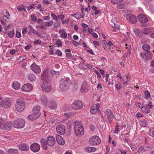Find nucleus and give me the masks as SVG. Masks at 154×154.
Segmentation results:
<instances>
[{
	"label": "nucleus",
	"instance_id": "nucleus-1",
	"mask_svg": "<svg viewBox=\"0 0 154 154\" xmlns=\"http://www.w3.org/2000/svg\"><path fill=\"white\" fill-rule=\"evenodd\" d=\"M60 87L62 91H66L71 83L69 78L62 79L60 81Z\"/></svg>",
	"mask_w": 154,
	"mask_h": 154
},
{
	"label": "nucleus",
	"instance_id": "nucleus-2",
	"mask_svg": "<svg viewBox=\"0 0 154 154\" xmlns=\"http://www.w3.org/2000/svg\"><path fill=\"white\" fill-rule=\"evenodd\" d=\"M82 125L80 122H76L74 125V131L76 136L82 135L84 134L83 128Z\"/></svg>",
	"mask_w": 154,
	"mask_h": 154
},
{
	"label": "nucleus",
	"instance_id": "nucleus-3",
	"mask_svg": "<svg viewBox=\"0 0 154 154\" xmlns=\"http://www.w3.org/2000/svg\"><path fill=\"white\" fill-rule=\"evenodd\" d=\"M11 104V101L10 98H7L3 100L2 97L0 96V106L6 109L9 107Z\"/></svg>",
	"mask_w": 154,
	"mask_h": 154
},
{
	"label": "nucleus",
	"instance_id": "nucleus-4",
	"mask_svg": "<svg viewBox=\"0 0 154 154\" xmlns=\"http://www.w3.org/2000/svg\"><path fill=\"white\" fill-rule=\"evenodd\" d=\"M88 142L91 145H97L101 143V140L98 136L96 135L91 137Z\"/></svg>",
	"mask_w": 154,
	"mask_h": 154
},
{
	"label": "nucleus",
	"instance_id": "nucleus-5",
	"mask_svg": "<svg viewBox=\"0 0 154 154\" xmlns=\"http://www.w3.org/2000/svg\"><path fill=\"white\" fill-rule=\"evenodd\" d=\"M25 121L22 119H18L13 122V126L17 128H22L25 126Z\"/></svg>",
	"mask_w": 154,
	"mask_h": 154
},
{
	"label": "nucleus",
	"instance_id": "nucleus-6",
	"mask_svg": "<svg viewBox=\"0 0 154 154\" xmlns=\"http://www.w3.org/2000/svg\"><path fill=\"white\" fill-rule=\"evenodd\" d=\"M41 86L42 91L45 92H49L51 90V85L48 82H43L41 84Z\"/></svg>",
	"mask_w": 154,
	"mask_h": 154
},
{
	"label": "nucleus",
	"instance_id": "nucleus-7",
	"mask_svg": "<svg viewBox=\"0 0 154 154\" xmlns=\"http://www.w3.org/2000/svg\"><path fill=\"white\" fill-rule=\"evenodd\" d=\"M83 104L80 100H75L72 105V108L75 109H81L83 106Z\"/></svg>",
	"mask_w": 154,
	"mask_h": 154
},
{
	"label": "nucleus",
	"instance_id": "nucleus-8",
	"mask_svg": "<svg viewBox=\"0 0 154 154\" xmlns=\"http://www.w3.org/2000/svg\"><path fill=\"white\" fill-rule=\"evenodd\" d=\"M127 20L131 23L134 24L137 21V18L135 16L131 14H128L126 15Z\"/></svg>",
	"mask_w": 154,
	"mask_h": 154
},
{
	"label": "nucleus",
	"instance_id": "nucleus-9",
	"mask_svg": "<svg viewBox=\"0 0 154 154\" xmlns=\"http://www.w3.org/2000/svg\"><path fill=\"white\" fill-rule=\"evenodd\" d=\"M106 114L107 116L109 123L111 124L113 120V117L115 118L112 112L110 109H107L106 111Z\"/></svg>",
	"mask_w": 154,
	"mask_h": 154
},
{
	"label": "nucleus",
	"instance_id": "nucleus-10",
	"mask_svg": "<svg viewBox=\"0 0 154 154\" xmlns=\"http://www.w3.org/2000/svg\"><path fill=\"white\" fill-rule=\"evenodd\" d=\"M30 149L33 152H38L40 149V145L37 143H32L29 146Z\"/></svg>",
	"mask_w": 154,
	"mask_h": 154
},
{
	"label": "nucleus",
	"instance_id": "nucleus-11",
	"mask_svg": "<svg viewBox=\"0 0 154 154\" xmlns=\"http://www.w3.org/2000/svg\"><path fill=\"white\" fill-rule=\"evenodd\" d=\"M137 18L139 21L142 23H145L148 21V20L146 16L143 14H140L138 15Z\"/></svg>",
	"mask_w": 154,
	"mask_h": 154
},
{
	"label": "nucleus",
	"instance_id": "nucleus-12",
	"mask_svg": "<svg viewBox=\"0 0 154 154\" xmlns=\"http://www.w3.org/2000/svg\"><path fill=\"white\" fill-rule=\"evenodd\" d=\"M46 140L48 145L51 147L54 146L55 143V139L52 136L48 137Z\"/></svg>",
	"mask_w": 154,
	"mask_h": 154
},
{
	"label": "nucleus",
	"instance_id": "nucleus-13",
	"mask_svg": "<svg viewBox=\"0 0 154 154\" xmlns=\"http://www.w3.org/2000/svg\"><path fill=\"white\" fill-rule=\"evenodd\" d=\"M65 126L64 125H59L57 126L56 130L58 133L63 134L65 133Z\"/></svg>",
	"mask_w": 154,
	"mask_h": 154
},
{
	"label": "nucleus",
	"instance_id": "nucleus-14",
	"mask_svg": "<svg viewBox=\"0 0 154 154\" xmlns=\"http://www.w3.org/2000/svg\"><path fill=\"white\" fill-rule=\"evenodd\" d=\"M30 67L32 70L35 73H39L41 72L40 67L35 63L32 64Z\"/></svg>",
	"mask_w": 154,
	"mask_h": 154
},
{
	"label": "nucleus",
	"instance_id": "nucleus-15",
	"mask_svg": "<svg viewBox=\"0 0 154 154\" xmlns=\"http://www.w3.org/2000/svg\"><path fill=\"white\" fill-rule=\"evenodd\" d=\"M47 70L45 69L41 74V78L42 80L45 81V82H48L50 81V79L49 78L47 75Z\"/></svg>",
	"mask_w": 154,
	"mask_h": 154
},
{
	"label": "nucleus",
	"instance_id": "nucleus-16",
	"mask_svg": "<svg viewBox=\"0 0 154 154\" xmlns=\"http://www.w3.org/2000/svg\"><path fill=\"white\" fill-rule=\"evenodd\" d=\"M32 89V85L29 83L25 84L21 88L22 90L25 91H30Z\"/></svg>",
	"mask_w": 154,
	"mask_h": 154
},
{
	"label": "nucleus",
	"instance_id": "nucleus-17",
	"mask_svg": "<svg viewBox=\"0 0 154 154\" xmlns=\"http://www.w3.org/2000/svg\"><path fill=\"white\" fill-rule=\"evenodd\" d=\"M56 139L58 143L61 145H63L65 143V140L60 135L57 134L56 135Z\"/></svg>",
	"mask_w": 154,
	"mask_h": 154
},
{
	"label": "nucleus",
	"instance_id": "nucleus-18",
	"mask_svg": "<svg viewBox=\"0 0 154 154\" xmlns=\"http://www.w3.org/2000/svg\"><path fill=\"white\" fill-rule=\"evenodd\" d=\"M40 107L38 105H37L34 106L32 109V112L36 116L38 115V117L39 116L40 114L41 113L40 112Z\"/></svg>",
	"mask_w": 154,
	"mask_h": 154
},
{
	"label": "nucleus",
	"instance_id": "nucleus-19",
	"mask_svg": "<svg viewBox=\"0 0 154 154\" xmlns=\"http://www.w3.org/2000/svg\"><path fill=\"white\" fill-rule=\"evenodd\" d=\"M18 147L20 150L22 151H26L29 149V147L26 143H22L19 144Z\"/></svg>",
	"mask_w": 154,
	"mask_h": 154
},
{
	"label": "nucleus",
	"instance_id": "nucleus-20",
	"mask_svg": "<svg viewBox=\"0 0 154 154\" xmlns=\"http://www.w3.org/2000/svg\"><path fill=\"white\" fill-rule=\"evenodd\" d=\"M138 107L141 109L142 112L144 113H148L150 111V109L146 106H138Z\"/></svg>",
	"mask_w": 154,
	"mask_h": 154
},
{
	"label": "nucleus",
	"instance_id": "nucleus-21",
	"mask_svg": "<svg viewBox=\"0 0 154 154\" xmlns=\"http://www.w3.org/2000/svg\"><path fill=\"white\" fill-rule=\"evenodd\" d=\"M12 125L13 126V123H12L11 122H9L5 123L3 126L5 130H9L11 128Z\"/></svg>",
	"mask_w": 154,
	"mask_h": 154
},
{
	"label": "nucleus",
	"instance_id": "nucleus-22",
	"mask_svg": "<svg viewBox=\"0 0 154 154\" xmlns=\"http://www.w3.org/2000/svg\"><path fill=\"white\" fill-rule=\"evenodd\" d=\"M152 54L151 51H145V57L146 60L150 59L152 58Z\"/></svg>",
	"mask_w": 154,
	"mask_h": 154
},
{
	"label": "nucleus",
	"instance_id": "nucleus-23",
	"mask_svg": "<svg viewBox=\"0 0 154 154\" xmlns=\"http://www.w3.org/2000/svg\"><path fill=\"white\" fill-rule=\"evenodd\" d=\"M16 104V105L25 106V102L24 100L22 98H20L17 99Z\"/></svg>",
	"mask_w": 154,
	"mask_h": 154
},
{
	"label": "nucleus",
	"instance_id": "nucleus-24",
	"mask_svg": "<svg viewBox=\"0 0 154 154\" xmlns=\"http://www.w3.org/2000/svg\"><path fill=\"white\" fill-rule=\"evenodd\" d=\"M96 149V148L95 147H91L88 146L85 148V151L88 153L94 152Z\"/></svg>",
	"mask_w": 154,
	"mask_h": 154
},
{
	"label": "nucleus",
	"instance_id": "nucleus-25",
	"mask_svg": "<svg viewBox=\"0 0 154 154\" xmlns=\"http://www.w3.org/2000/svg\"><path fill=\"white\" fill-rule=\"evenodd\" d=\"M12 86V87L15 89H19L20 87V83L17 81L13 82Z\"/></svg>",
	"mask_w": 154,
	"mask_h": 154
},
{
	"label": "nucleus",
	"instance_id": "nucleus-26",
	"mask_svg": "<svg viewBox=\"0 0 154 154\" xmlns=\"http://www.w3.org/2000/svg\"><path fill=\"white\" fill-rule=\"evenodd\" d=\"M8 152L9 154H19V152L17 149H10L8 150Z\"/></svg>",
	"mask_w": 154,
	"mask_h": 154
},
{
	"label": "nucleus",
	"instance_id": "nucleus-27",
	"mask_svg": "<svg viewBox=\"0 0 154 154\" xmlns=\"http://www.w3.org/2000/svg\"><path fill=\"white\" fill-rule=\"evenodd\" d=\"M25 106L16 105V108L17 110L19 112H22L24 109Z\"/></svg>",
	"mask_w": 154,
	"mask_h": 154
},
{
	"label": "nucleus",
	"instance_id": "nucleus-28",
	"mask_svg": "<svg viewBox=\"0 0 154 154\" xmlns=\"http://www.w3.org/2000/svg\"><path fill=\"white\" fill-rule=\"evenodd\" d=\"M38 115L36 116V115L33 113L32 114L28 115L27 118L30 120H34L38 117Z\"/></svg>",
	"mask_w": 154,
	"mask_h": 154
},
{
	"label": "nucleus",
	"instance_id": "nucleus-29",
	"mask_svg": "<svg viewBox=\"0 0 154 154\" xmlns=\"http://www.w3.org/2000/svg\"><path fill=\"white\" fill-rule=\"evenodd\" d=\"M35 76L33 74L30 73L28 75V79L31 82L35 81Z\"/></svg>",
	"mask_w": 154,
	"mask_h": 154
},
{
	"label": "nucleus",
	"instance_id": "nucleus-30",
	"mask_svg": "<svg viewBox=\"0 0 154 154\" xmlns=\"http://www.w3.org/2000/svg\"><path fill=\"white\" fill-rule=\"evenodd\" d=\"M57 105L54 102H51L49 104L50 108L51 109H55Z\"/></svg>",
	"mask_w": 154,
	"mask_h": 154
},
{
	"label": "nucleus",
	"instance_id": "nucleus-31",
	"mask_svg": "<svg viewBox=\"0 0 154 154\" xmlns=\"http://www.w3.org/2000/svg\"><path fill=\"white\" fill-rule=\"evenodd\" d=\"M41 101L42 104L47 105L48 103V100L45 96L42 97L41 98Z\"/></svg>",
	"mask_w": 154,
	"mask_h": 154
},
{
	"label": "nucleus",
	"instance_id": "nucleus-32",
	"mask_svg": "<svg viewBox=\"0 0 154 154\" xmlns=\"http://www.w3.org/2000/svg\"><path fill=\"white\" fill-rule=\"evenodd\" d=\"M17 9L19 12H21L22 10H24L25 12H26L25 7L23 5L19 6L17 8Z\"/></svg>",
	"mask_w": 154,
	"mask_h": 154
},
{
	"label": "nucleus",
	"instance_id": "nucleus-33",
	"mask_svg": "<svg viewBox=\"0 0 154 154\" xmlns=\"http://www.w3.org/2000/svg\"><path fill=\"white\" fill-rule=\"evenodd\" d=\"M142 48L144 50L146 51H148L150 49V46L146 44L143 45Z\"/></svg>",
	"mask_w": 154,
	"mask_h": 154
},
{
	"label": "nucleus",
	"instance_id": "nucleus-34",
	"mask_svg": "<svg viewBox=\"0 0 154 154\" xmlns=\"http://www.w3.org/2000/svg\"><path fill=\"white\" fill-rule=\"evenodd\" d=\"M67 128L70 130L72 125V121L69 120L66 123Z\"/></svg>",
	"mask_w": 154,
	"mask_h": 154
},
{
	"label": "nucleus",
	"instance_id": "nucleus-35",
	"mask_svg": "<svg viewBox=\"0 0 154 154\" xmlns=\"http://www.w3.org/2000/svg\"><path fill=\"white\" fill-rule=\"evenodd\" d=\"M14 29H13L11 31H10L8 33V35L9 37L10 38H11L13 37L14 35Z\"/></svg>",
	"mask_w": 154,
	"mask_h": 154
},
{
	"label": "nucleus",
	"instance_id": "nucleus-36",
	"mask_svg": "<svg viewBox=\"0 0 154 154\" xmlns=\"http://www.w3.org/2000/svg\"><path fill=\"white\" fill-rule=\"evenodd\" d=\"M145 96L147 98H149L151 100H152L151 97L150 96V93L148 91H144Z\"/></svg>",
	"mask_w": 154,
	"mask_h": 154
},
{
	"label": "nucleus",
	"instance_id": "nucleus-37",
	"mask_svg": "<svg viewBox=\"0 0 154 154\" xmlns=\"http://www.w3.org/2000/svg\"><path fill=\"white\" fill-rule=\"evenodd\" d=\"M71 16L77 19H79L81 17V14L79 13L72 14Z\"/></svg>",
	"mask_w": 154,
	"mask_h": 154
},
{
	"label": "nucleus",
	"instance_id": "nucleus-38",
	"mask_svg": "<svg viewBox=\"0 0 154 154\" xmlns=\"http://www.w3.org/2000/svg\"><path fill=\"white\" fill-rule=\"evenodd\" d=\"M64 116L67 117V119L69 118L71 116L74 115V113L72 112H69L65 113L64 114Z\"/></svg>",
	"mask_w": 154,
	"mask_h": 154
},
{
	"label": "nucleus",
	"instance_id": "nucleus-39",
	"mask_svg": "<svg viewBox=\"0 0 154 154\" xmlns=\"http://www.w3.org/2000/svg\"><path fill=\"white\" fill-rule=\"evenodd\" d=\"M146 122L145 120H142L140 122V125L143 127H146L147 126Z\"/></svg>",
	"mask_w": 154,
	"mask_h": 154
},
{
	"label": "nucleus",
	"instance_id": "nucleus-40",
	"mask_svg": "<svg viewBox=\"0 0 154 154\" xmlns=\"http://www.w3.org/2000/svg\"><path fill=\"white\" fill-rule=\"evenodd\" d=\"M32 32L33 34L37 35L38 36H40L41 35V34L39 33V32L34 29H32Z\"/></svg>",
	"mask_w": 154,
	"mask_h": 154
},
{
	"label": "nucleus",
	"instance_id": "nucleus-41",
	"mask_svg": "<svg viewBox=\"0 0 154 154\" xmlns=\"http://www.w3.org/2000/svg\"><path fill=\"white\" fill-rule=\"evenodd\" d=\"M56 45L58 46V47H61L62 45V44L60 40H58L56 41L55 42Z\"/></svg>",
	"mask_w": 154,
	"mask_h": 154
},
{
	"label": "nucleus",
	"instance_id": "nucleus-42",
	"mask_svg": "<svg viewBox=\"0 0 154 154\" xmlns=\"http://www.w3.org/2000/svg\"><path fill=\"white\" fill-rule=\"evenodd\" d=\"M136 35L138 36L141 37L142 36V33L139 30H138L136 32Z\"/></svg>",
	"mask_w": 154,
	"mask_h": 154
},
{
	"label": "nucleus",
	"instance_id": "nucleus-43",
	"mask_svg": "<svg viewBox=\"0 0 154 154\" xmlns=\"http://www.w3.org/2000/svg\"><path fill=\"white\" fill-rule=\"evenodd\" d=\"M53 24V22L52 21H50V22H46L45 24V25L47 27H48L50 26H52Z\"/></svg>",
	"mask_w": 154,
	"mask_h": 154
},
{
	"label": "nucleus",
	"instance_id": "nucleus-44",
	"mask_svg": "<svg viewBox=\"0 0 154 154\" xmlns=\"http://www.w3.org/2000/svg\"><path fill=\"white\" fill-rule=\"evenodd\" d=\"M149 133L150 136L154 138V129H152L149 131Z\"/></svg>",
	"mask_w": 154,
	"mask_h": 154
},
{
	"label": "nucleus",
	"instance_id": "nucleus-45",
	"mask_svg": "<svg viewBox=\"0 0 154 154\" xmlns=\"http://www.w3.org/2000/svg\"><path fill=\"white\" fill-rule=\"evenodd\" d=\"M55 54L59 57H60L62 55V52L60 50L58 49L55 52Z\"/></svg>",
	"mask_w": 154,
	"mask_h": 154
},
{
	"label": "nucleus",
	"instance_id": "nucleus-46",
	"mask_svg": "<svg viewBox=\"0 0 154 154\" xmlns=\"http://www.w3.org/2000/svg\"><path fill=\"white\" fill-rule=\"evenodd\" d=\"M41 143L42 146L45 144H47V141L46 142L45 140L44 139H42L41 140Z\"/></svg>",
	"mask_w": 154,
	"mask_h": 154
},
{
	"label": "nucleus",
	"instance_id": "nucleus-47",
	"mask_svg": "<svg viewBox=\"0 0 154 154\" xmlns=\"http://www.w3.org/2000/svg\"><path fill=\"white\" fill-rule=\"evenodd\" d=\"M31 18L33 21H36L37 20V18L33 14H32L31 15Z\"/></svg>",
	"mask_w": 154,
	"mask_h": 154
},
{
	"label": "nucleus",
	"instance_id": "nucleus-48",
	"mask_svg": "<svg viewBox=\"0 0 154 154\" xmlns=\"http://www.w3.org/2000/svg\"><path fill=\"white\" fill-rule=\"evenodd\" d=\"M63 33L61 35V37L62 38L64 37L66 38L67 36V34L66 32H65V30H63Z\"/></svg>",
	"mask_w": 154,
	"mask_h": 154
},
{
	"label": "nucleus",
	"instance_id": "nucleus-49",
	"mask_svg": "<svg viewBox=\"0 0 154 154\" xmlns=\"http://www.w3.org/2000/svg\"><path fill=\"white\" fill-rule=\"evenodd\" d=\"M51 16L55 20H58V17H57L54 14L52 13L51 14Z\"/></svg>",
	"mask_w": 154,
	"mask_h": 154
},
{
	"label": "nucleus",
	"instance_id": "nucleus-50",
	"mask_svg": "<svg viewBox=\"0 0 154 154\" xmlns=\"http://www.w3.org/2000/svg\"><path fill=\"white\" fill-rule=\"evenodd\" d=\"M97 109H94L91 108V112L92 114L96 113L97 111Z\"/></svg>",
	"mask_w": 154,
	"mask_h": 154
},
{
	"label": "nucleus",
	"instance_id": "nucleus-51",
	"mask_svg": "<svg viewBox=\"0 0 154 154\" xmlns=\"http://www.w3.org/2000/svg\"><path fill=\"white\" fill-rule=\"evenodd\" d=\"M16 37L18 38H20L21 36V33L18 31H16Z\"/></svg>",
	"mask_w": 154,
	"mask_h": 154
},
{
	"label": "nucleus",
	"instance_id": "nucleus-52",
	"mask_svg": "<svg viewBox=\"0 0 154 154\" xmlns=\"http://www.w3.org/2000/svg\"><path fill=\"white\" fill-rule=\"evenodd\" d=\"M41 40L38 39L36 40L33 43L35 45H39L41 43Z\"/></svg>",
	"mask_w": 154,
	"mask_h": 154
},
{
	"label": "nucleus",
	"instance_id": "nucleus-53",
	"mask_svg": "<svg viewBox=\"0 0 154 154\" xmlns=\"http://www.w3.org/2000/svg\"><path fill=\"white\" fill-rule=\"evenodd\" d=\"M11 25H8L7 26H5L4 27V29H5V30H8L11 28Z\"/></svg>",
	"mask_w": 154,
	"mask_h": 154
},
{
	"label": "nucleus",
	"instance_id": "nucleus-54",
	"mask_svg": "<svg viewBox=\"0 0 154 154\" xmlns=\"http://www.w3.org/2000/svg\"><path fill=\"white\" fill-rule=\"evenodd\" d=\"M5 14L6 16L9 17L10 16V14H9L7 10H5L4 12H3V14Z\"/></svg>",
	"mask_w": 154,
	"mask_h": 154
},
{
	"label": "nucleus",
	"instance_id": "nucleus-55",
	"mask_svg": "<svg viewBox=\"0 0 154 154\" xmlns=\"http://www.w3.org/2000/svg\"><path fill=\"white\" fill-rule=\"evenodd\" d=\"M94 72L96 74L97 77L98 78H100L101 77V76L100 74L98 72L97 70L95 69Z\"/></svg>",
	"mask_w": 154,
	"mask_h": 154
},
{
	"label": "nucleus",
	"instance_id": "nucleus-56",
	"mask_svg": "<svg viewBox=\"0 0 154 154\" xmlns=\"http://www.w3.org/2000/svg\"><path fill=\"white\" fill-rule=\"evenodd\" d=\"M3 121L2 119H0V129H2L3 127Z\"/></svg>",
	"mask_w": 154,
	"mask_h": 154
},
{
	"label": "nucleus",
	"instance_id": "nucleus-57",
	"mask_svg": "<svg viewBox=\"0 0 154 154\" xmlns=\"http://www.w3.org/2000/svg\"><path fill=\"white\" fill-rule=\"evenodd\" d=\"M149 103L146 105V106L148 107L149 106L150 109H152L153 105H152V102L151 101H149Z\"/></svg>",
	"mask_w": 154,
	"mask_h": 154
},
{
	"label": "nucleus",
	"instance_id": "nucleus-58",
	"mask_svg": "<svg viewBox=\"0 0 154 154\" xmlns=\"http://www.w3.org/2000/svg\"><path fill=\"white\" fill-rule=\"evenodd\" d=\"M3 19L5 20L6 22H7L9 20V18L8 17H7L4 14L3 15Z\"/></svg>",
	"mask_w": 154,
	"mask_h": 154
},
{
	"label": "nucleus",
	"instance_id": "nucleus-59",
	"mask_svg": "<svg viewBox=\"0 0 154 154\" xmlns=\"http://www.w3.org/2000/svg\"><path fill=\"white\" fill-rule=\"evenodd\" d=\"M119 125H117V124L116 125V126L115 129V131H114V132L115 133H116V132H115V131L116 132H117L118 131H119Z\"/></svg>",
	"mask_w": 154,
	"mask_h": 154
},
{
	"label": "nucleus",
	"instance_id": "nucleus-60",
	"mask_svg": "<svg viewBox=\"0 0 154 154\" xmlns=\"http://www.w3.org/2000/svg\"><path fill=\"white\" fill-rule=\"evenodd\" d=\"M143 115L141 114V113H140V112H138V113H137L136 114V116L137 117H143Z\"/></svg>",
	"mask_w": 154,
	"mask_h": 154
},
{
	"label": "nucleus",
	"instance_id": "nucleus-61",
	"mask_svg": "<svg viewBox=\"0 0 154 154\" xmlns=\"http://www.w3.org/2000/svg\"><path fill=\"white\" fill-rule=\"evenodd\" d=\"M72 44L74 45L75 46H77V45H78V42L73 40H72Z\"/></svg>",
	"mask_w": 154,
	"mask_h": 154
},
{
	"label": "nucleus",
	"instance_id": "nucleus-62",
	"mask_svg": "<svg viewBox=\"0 0 154 154\" xmlns=\"http://www.w3.org/2000/svg\"><path fill=\"white\" fill-rule=\"evenodd\" d=\"M92 34L93 37L95 38H97L98 37V35L95 32H93Z\"/></svg>",
	"mask_w": 154,
	"mask_h": 154
},
{
	"label": "nucleus",
	"instance_id": "nucleus-63",
	"mask_svg": "<svg viewBox=\"0 0 154 154\" xmlns=\"http://www.w3.org/2000/svg\"><path fill=\"white\" fill-rule=\"evenodd\" d=\"M22 34L23 35H24V34L26 33L27 32V28H26L22 30Z\"/></svg>",
	"mask_w": 154,
	"mask_h": 154
},
{
	"label": "nucleus",
	"instance_id": "nucleus-64",
	"mask_svg": "<svg viewBox=\"0 0 154 154\" xmlns=\"http://www.w3.org/2000/svg\"><path fill=\"white\" fill-rule=\"evenodd\" d=\"M66 56L67 58H72V56L71 54H70L69 53H66Z\"/></svg>",
	"mask_w": 154,
	"mask_h": 154
}]
</instances>
